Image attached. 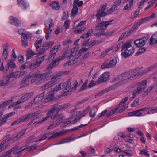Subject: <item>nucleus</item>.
<instances>
[{"mask_svg": "<svg viewBox=\"0 0 157 157\" xmlns=\"http://www.w3.org/2000/svg\"><path fill=\"white\" fill-rule=\"evenodd\" d=\"M55 111V110L52 107L47 112L46 114V116L45 117L43 118L42 120L41 121L38 122L37 124H40L42 123L49 118H50L52 121H53L56 120L57 118H58V117L60 118L62 117V114H59L58 112H57L54 114Z\"/></svg>", "mask_w": 157, "mask_h": 157, "instance_id": "obj_2", "label": "nucleus"}, {"mask_svg": "<svg viewBox=\"0 0 157 157\" xmlns=\"http://www.w3.org/2000/svg\"><path fill=\"white\" fill-rule=\"evenodd\" d=\"M27 77L28 78V79H30L32 78H34L31 81V82L32 84H37L41 82L38 74L35 72L30 73L27 76Z\"/></svg>", "mask_w": 157, "mask_h": 157, "instance_id": "obj_9", "label": "nucleus"}, {"mask_svg": "<svg viewBox=\"0 0 157 157\" xmlns=\"http://www.w3.org/2000/svg\"><path fill=\"white\" fill-rule=\"evenodd\" d=\"M61 85L60 84L58 86L52 90L50 91L53 94H56L57 91L60 90L61 89Z\"/></svg>", "mask_w": 157, "mask_h": 157, "instance_id": "obj_45", "label": "nucleus"}, {"mask_svg": "<svg viewBox=\"0 0 157 157\" xmlns=\"http://www.w3.org/2000/svg\"><path fill=\"white\" fill-rule=\"evenodd\" d=\"M140 69V68L138 67L124 72L119 75L117 77V78L118 79H121L124 78L128 76L129 75H132L133 73L136 72Z\"/></svg>", "mask_w": 157, "mask_h": 157, "instance_id": "obj_10", "label": "nucleus"}, {"mask_svg": "<svg viewBox=\"0 0 157 157\" xmlns=\"http://www.w3.org/2000/svg\"><path fill=\"white\" fill-rule=\"evenodd\" d=\"M109 74L108 72H105L101 75L97 81V84H99L106 81L109 79Z\"/></svg>", "mask_w": 157, "mask_h": 157, "instance_id": "obj_18", "label": "nucleus"}, {"mask_svg": "<svg viewBox=\"0 0 157 157\" xmlns=\"http://www.w3.org/2000/svg\"><path fill=\"white\" fill-rule=\"evenodd\" d=\"M8 45V44L7 43L5 44L4 45L3 56H2V58L3 59H6L7 58L8 55L7 52Z\"/></svg>", "mask_w": 157, "mask_h": 157, "instance_id": "obj_30", "label": "nucleus"}, {"mask_svg": "<svg viewBox=\"0 0 157 157\" xmlns=\"http://www.w3.org/2000/svg\"><path fill=\"white\" fill-rule=\"evenodd\" d=\"M3 79L0 80V87H2L7 85L10 81V77L7 75L3 76Z\"/></svg>", "mask_w": 157, "mask_h": 157, "instance_id": "obj_20", "label": "nucleus"}, {"mask_svg": "<svg viewBox=\"0 0 157 157\" xmlns=\"http://www.w3.org/2000/svg\"><path fill=\"white\" fill-rule=\"evenodd\" d=\"M113 21V20H112L108 21H102L98 23L99 22L95 27L97 28V30H104L107 28V26L109 25Z\"/></svg>", "mask_w": 157, "mask_h": 157, "instance_id": "obj_11", "label": "nucleus"}, {"mask_svg": "<svg viewBox=\"0 0 157 157\" xmlns=\"http://www.w3.org/2000/svg\"><path fill=\"white\" fill-rule=\"evenodd\" d=\"M128 97H125L121 101L119 104V106H122L126 103V101L128 99Z\"/></svg>", "mask_w": 157, "mask_h": 157, "instance_id": "obj_59", "label": "nucleus"}, {"mask_svg": "<svg viewBox=\"0 0 157 157\" xmlns=\"http://www.w3.org/2000/svg\"><path fill=\"white\" fill-rule=\"evenodd\" d=\"M28 6V5L24 0H20V6L23 9H26Z\"/></svg>", "mask_w": 157, "mask_h": 157, "instance_id": "obj_51", "label": "nucleus"}, {"mask_svg": "<svg viewBox=\"0 0 157 157\" xmlns=\"http://www.w3.org/2000/svg\"><path fill=\"white\" fill-rule=\"evenodd\" d=\"M32 63L30 62H26L21 65V68L22 69H26L28 68H32Z\"/></svg>", "mask_w": 157, "mask_h": 157, "instance_id": "obj_46", "label": "nucleus"}, {"mask_svg": "<svg viewBox=\"0 0 157 157\" xmlns=\"http://www.w3.org/2000/svg\"><path fill=\"white\" fill-rule=\"evenodd\" d=\"M70 105L69 103L65 104L63 105H58L57 104H55L53 105L52 108L55 110L59 112V111H62L65 109L67 108Z\"/></svg>", "mask_w": 157, "mask_h": 157, "instance_id": "obj_15", "label": "nucleus"}, {"mask_svg": "<svg viewBox=\"0 0 157 157\" xmlns=\"http://www.w3.org/2000/svg\"><path fill=\"white\" fill-rule=\"evenodd\" d=\"M64 118V116H62L60 118L58 117L56 119V121L55 122H53L48 127V129H49L52 128L53 127L56 126L57 125L59 124L60 123L62 122V119Z\"/></svg>", "mask_w": 157, "mask_h": 157, "instance_id": "obj_23", "label": "nucleus"}, {"mask_svg": "<svg viewBox=\"0 0 157 157\" xmlns=\"http://www.w3.org/2000/svg\"><path fill=\"white\" fill-rule=\"evenodd\" d=\"M77 51V48L76 47L74 48L73 49L71 50L70 52L71 55L68 56L70 59L74 58V59H70L67 62L68 65H73L75 63L77 62L78 59V57L75 55Z\"/></svg>", "mask_w": 157, "mask_h": 157, "instance_id": "obj_8", "label": "nucleus"}, {"mask_svg": "<svg viewBox=\"0 0 157 157\" xmlns=\"http://www.w3.org/2000/svg\"><path fill=\"white\" fill-rule=\"evenodd\" d=\"M35 53L31 49H29L27 51L26 58L29 59L31 57L35 55Z\"/></svg>", "mask_w": 157, "mask_h": 157, "instance_id": "obj_41", "label": "nucleus"}, {"mask_svg": "<svg viewBox=\"0 0 157 157\" xmlns=\"http://www.w3.org/2000/svg\"><path fill=\"white\" fill-rule=\"evenodd\" d=\"M79 0H74L73 6L78 7L81 6L83 4V2L82 1H79Z\"/></svg>", "mask_w": 157, "mask_h": 157, "instance_id": "obj_42", "label": "nucleus"}, {"mask_svg": "<svg viewBox=\"0 0 157 157\" xmlns=\"http://www.w3.org/2000/svg\"><path fill=\"white\" fill-rule=\"evenodd\" d=\"M50 6L56 10H58L60 8V5L58 1H53L50 4Z\"/></svg>", "mask_w": 157, "mask_h": 157, "instance_id": "obj_26", "label": "nucleus"}, {"mask_svg": "<svg viewBox=\"0 0 157 157\" xmlns=\"http://www.w3.org/2000/svg\"><path fill=\"white\" fill-rule=\"evenodd\" d=\"M148 18H144L142 19H141L140 20H139L138 22V24L139 25H140L146 22L147 21H148Z\"/></svg>", "mask_w": 157, "mask_h": 157, "instance_id": "obj_55", "label": "nucleus"}, {"mask_svg": "<svg viewBox=\"0 0 157 157\" xmlns=\"http://www.w3.org/2000/svg\"><path fill=\"white\" fill-rule=\"evenodd\" d=\"M67 131H64L63 130L61 131L56 132H52V137L53 138H56L60 136H61L65 133Z\"/></svg>", "mask_w": 157, "mask_h": 157, "instance_id": "obj_29", "label": "nucleus"}, {"mask_svg": "<svg viewBox=\"0 0 157 157\" xmlns=\"http://www.w3.org/2000/svg\"><path fill=\"white\" fill-rule=\"evenodd\" d=\"M20 32L22 36L21 37V42L22 46L25 48L28 45L27 38L30 37V34L25 30L20 29Z\"/></svg>", "mask_w": 157, "mask_h": 157, "instance_id": "obj_6", "label": "nucleus"}, {"mask_svg": "<svg viewBox=\"0 0 157 157\" xmlns=\"http://www.w3.org/2000/svg\"><path fill=\"white\" fill-rule=\"evenodd\" d=\"M136 30V28H134L131 30H128L123 33L119 37L118 41L122 40L133 33Z\"/></svg>", "mask_w": 157, "mask_h": 157, "instance_id": "obj_14", "label": "nucleus"}, {"mask_svg": "<svg viewBox=\"0 0 157 157\" xmlns=\"http://www.w3.org/2000/svg\"><path fill=\"white\" fill-rule=\"evenodd\" d=\"M146 48L145 47H142L140 48L137 52L135 54V56H138L139 55L145 52Z\"/></svg>", "mask_w": 157, "mask_h": 157, "instance_id": "obj_47", "label": "nucleus"}, {"mask_svg": "<svg viewBox=\"0 0 157 157\" xmlns=\"http://www.w3.org/2000/svg\"><path fill=\"white\" fill-rule=\"evenodd\" d=\"M28 79V78L27 77V76L23 78L20 82V88L25 87L29 84Z\"/></svg>", "mask_w": 157, "mask_h": 157, "instance_id": "obj_27", "label": "nucleus"}, {"mask_svg": "<svg viewBox=\"0 0 157 157\" xmlns=\"http://www.w3.org/2000/svg\"><path fill=\"white\" fill-rule=\"evenodd\" d=\"M140 154H144L147 157H149L150 154L148 153V151L145 149H143L141 151Z\"/></svg>", "mask_w": 157, "mask_h": 157, "instance_id": "obj_61", "label": "nucleus"}, {"mask_svg": "<svg viewBox=\"0 0 157 157\" xmlns=\"http://www.w3.org/2000/svg\"><path fill=\"white\" fill-rule=\"evenodd\" d=\"M20 104V100H17V101L13 102L12 104H10V105L8 106V108H10L11 107L15 106L17 105Z\"/></svg>", "mask_w": 157, "mask_h": 157, "instance_id": "obj_58", "label": "nucleus"}, {"mask_svg": "<svg viewBox=\"0 0 157 157\" xmlns=\"http://www.w3.org/2000/svg\"><path fill=\"white\" fill-rule=\"evenodd\" d=\"M121 43H119L116 46H112L111 47L109 48V49H111V50H112L113 51H116L118 50L119 48L121 47Z\"/></svg>", "mask_w": 157, "mask_h": 157, "instance_id": "obj_52", "label": "nucleus"}, {"mask_svg": "<svg viewBox=\"0 0 157 157\" xmlns=\"http://www.w3.org/2000/svg\"><path fill=\"white\" fill-rule=\"evenodd\" d=\"M14 151L13 154H19L20 153V148L18 146H16L9 150L7 151L3 154L4 157H10L11 156V153Z\"/></svg>", "mask_w": 157, "mask_h": 157, "instance_id": "obj_13", "label": "nucleus"}, {"mask_svg": "<svg viewBox=\"0 0 157 157\" xmlns=\"http://www.w3.org/2000/svg\"><path fill=\"white\" fill-rule=\"evenodd\" d=\"M119 82L111 86L108 87V88L103 90H102L98 92L95 95V98L97 96H100L103 94L109 92L112 90H113L117 87L118 86L120 85Z\"/></svg>", "mask_w": 157, "mask_h": 157, "instance_id": "obj_12", "label": "nucleus"}, {"mask_svg": "<svg viewBox=\"0 0 157 157\" xmlns=\"http://www.w3.org/2000/svg\"><path fill=\"white\" fill-rule=\"evenodd\" d=\"M77 22V21H75L74 22V28H76L78 27L81 26L82 25H84L86 24V21H81L77 25L75 26V24Z\"/></svg>", "mask_w": 157, "mask_h": 157, "instance_id": "obj_54", "label": "nucleus"}, {"mask_svg": "<svg viewBox=\"0 0 157 157\" xmlns=\"http://www.w3.org/2000/svg\"><path fill=\"white\" fill-rule=\"evenodd\" d=\"M157 67V63H155L145 69V72H147L149 71L152 70Z\"/></svg>", "mask_w": 157, "mask_h": 157, "instance_id": "obj_50", "label": "nucleus"}, {"mask_svg": "<svg viewBox=\"0 0 157 157\" xmlns=\"http://www.w3.org/2000/svg\"><path fill=\"white\" fill-rule=\"evenodd\" d=\"M76 139V138L73 137V136L66 138L62 140L60 142L54 144L53 145L59 144L64 143H68L72 141H74Z\"/></svg>", "mask_w": 157, "mask_h": 157, "instance_id": "obj_21", "label": "nucleus"}, {"mask_svg": "<svg viewBox=\"0 0 157 157\" xmlns=\"http://www.w3.org/2000/svg\"><path fill=\"white\" fill-rule=\"evenodd\" d=\"M145 71V69L144 70L138 72L136 74L133 76H131L130 77L128 78H127V79L128 80H132L133 78V77H135L136 76H138L142 74H145L147 72H145L146 71Z\"/></svg>", "mask_w": 157, "mask_h": 157, "instance_id": "obj_43", "label": "nucleus"}, {"mask_svg": "<svg viewBox=\"0 0 157 157\" xmlns=\"http://www.w3.org/2000/svg\"><path fill=\"white\" fill-rule=\"evenodd\" d=\"M122 151L129 156H131L133 153L132 151L130 150H125L123 151Z\"/></svg>", "mask_w": 157, "mask_h": 157, "instance_id": "obj_64", "label": "nucleus"}, {"mask_svg": "<svg viewBox=\"0 0 157 157\" xmlns=\"http://www.w3.org/2000/svg\"><path fill=\"white\" fill-rule=\"evenodd\" d=\"M61 89H63L62 92L63 95L64 96H67L68 94V92L70 89L71 86V79H70L67 81L63 83L60 84Z\"/></svg>", "mask_w": 157, "mask_h": 157, "instance_id": "obj_7", "label": "nucleus"}, {"mask_svg": "<svg viewBox=\"0 0 157 157\" xmlns=\"http://www.w3.org/2000/svg\"><path fill=\"white\" fill-rule=\"evenodd\" d=\"M38 75L40 81L41 82L48 77L50 75V73H46Z\"/></svg>", "mask_w": 157, "mask_h": 157, "instance_id": "obj_34", "label": "nucleus"}, {"mask_svg": "<svg viewBox=\"0 0 157 157\" xmlns=\"http://www.w3.org/2000/svg\"><path fill=\"white\" fill-rule=\"evenodd\" d=\"M54 44L53 41H50L49 42H45L43 44V47L46 49H48L51 48Z\"/></svg>", "mask_w": 157, "mask_h": 157, "instance_id": "obj_36", "label": "nucleus"}, {"mask_svg": "<svg viewBox=\"0 0 157 157\" xmlns=\"http://www.w3.org/2000/svg\"><path fill=\"white\" fill-rule=\"evenodd\" d=\"M16 100V98L14 97L11 98V99L9 100L5 101L4 102L0 104V109L6 106L7 105L10 104L12 102Z\"/></svg>", "mask_w": 157, "mask_h": 157, "instance_id": "obj_22", "label": "nucleus"}, {"mask_svg": "<svg viewBox=\"0 0 157 157\" xmlns=\"http://www.w3.org/2000/svg\"><path fill=\"white\" fill-rule=\"evenodd\" d=\"M19 72L16 71L10 74V77L11 78H16L20 76Z\"/></svg>", "mask_w": 157, "mask_h": 157, "instance_id": "obj_53", "label": "nucleus"}, {"mask_svg": "<svg viewBox=\"0 0 157 157\" xmlns=\"http://www.w3.org/2000/svg\"><path fill=\"white\" fill-rule=\"evenodd\" d=\"M131 42H126L123 44L121 46L122 55L125 58H127L132 54L134 51V48L131 45Z\"/></svg>", "mask_w": 157, "mask_h": 157, "instance_id": "obj_1", "label": "nucleus"}, {"mask_svg": "<svg viewBox=\"0 0 157 157\" xmlns=\"http://www.w3.org/2000/svg\"><path fill=\"white\" fill-rule=\"evenodd\" d=\"M60 44L54 46L50 50V52L56 55V53L57 52L58 49L60 48Z\"/></svg>", "mask_w": 157, "mask_h": 157, "instance_id": "obj_44", "label": "nucleus"}, {"mask_svg": "<svg viewBox=\"0 0 157 157\" xmlns=\"http://www.w3.org/2000/svg\"><path fill=\"white\" fill-rule=\"evenodd\" d=\"M54 94L50 91L47 95V97L44 99L45 102H48L51 101L54 98Z\"/></svg>", "mask_w": 157, "mask_h": 157, "instance_id": "obj_40", "label": "nucleus"}, {"mask_svg": "<svg viewBox=\"0 0 157 157\" xmlns=\"http://www.w3.org/2000/svg\"><path fill=\"white\" fill-rule=\"evenodd\" d=\"M16 67L15 63L12 60H8L7 64L5 67V70L7 71L8 70L9 67L11 68H14Z\"/></svg>", "mask_w": 157, "mask_h": 157, "instance_id": "obj_28", "label": "nucleus"}, {"mask_svg": "<svg viewBox=\"0 0 157 157\" xmlns=\"http://www.w3.org/2000/svg\"><path fill=\"white\" fill-rule=\"evenodd\" d=\"M87 125H88V124H81L79 126L75 127H73L72 129L69 130L68 131H70L71 132H72L74 130H78L79 129L81 128H82L83 127L86 126Z\"/></svg>", "mask_w": 157, "mask_h": 157, "instance_id": "obj_49", "label": "nucleus"}, {"mask_svg": "<svg viewBox=\"0 0 157 157\" xmlns=\"http://www.w3.org/2000/svg\"><path fill=\"white\" fill-rule=\"evenodd\" d=\"M65 58L64 56H62L57 59H55L52 62L50 65H49L47 67V69L48 70L52 69L53 67L56 66V65H58L59 63V61Z\"/></svg>", "mask_w": 157, "mask_h": 157, "instance_id": "obj_17", "label": "nucleus"}, {"mask_svg": "<svg viewBox=\"0 0 157 157\" xmlns=\"http://www.w3.org/2000/svg\"><path fill=\"white\" fill-rule=\"evenodd\" d=\"M93 32V29H90L87 31V33L82 34L80 37L81 38L85 39L88 38L89 36H91V33Z\"/></svg>", "mask_w": 157, "mask_h": 157, "instance_id": "obj_37", "label": "nucleus"}, {"mask_svg": "<svg viewBox=\"0 0 157 157\" xmlns=\"http://www.w3.org/2000/svg\"><path fill=\"white\" fill-rule=\"evenodd\" d=\"M73 7L71 11V17L72 18V17H73L72 18L75 17V16L77 14H78V8L77 7H75L73 6Z\"/></svg>", "mask_w": 157, "mask_h": 157, "instance_id": "obj_32", "label": "nucleus"}, {"mask_svg": "<svg viewBox=\"0 0 157 157\" xmlns=\"http://www.w3.org/2000/svg\"><path fill=\"white\" fill-rule=\"evenodd\" d=\"M157 43V41L154 38H152V36L150 40V44L152 45Z\"/></svg>", "mask_w": 157, "mask_h": 157, "instance_id": "obj_60", "label": "nucleus"}, {"mask_svg": "<svg viewBox=\"0 0 157 157\" xmlns=\"http://www.w3.org/2000/svg\"><path fill=\"white\" fill-rule=\"evenodd\" d=\"M47 94V92L45 91L40 94L36 96L33 100L31 101V103L32 104H36L38 103L39 101H42L44 98L45 95Z\"/></svg>", "mask_w": 157, "mask_h": 157, "instance_id": "obj_16", "label": "nucleus"}, {"mask_svg": "<svg viewBox=\"0 0 157 157\" xmlns=\"http://www.w3.org/2000/svg\"><path fill=\"white\" fill-rule=\"evenodd\" d=\"M117 63V59L115 57L110 58L104 62L101 65L102 69L113 68L115 67Z\"/></svg>", "mask_w": 157, "mask_h": 157, "instance_id": "obj_5", "label": "nucleus"}, {"mask_svg": "<svg viewBox=\"0 0 157 157\" xmlns=\"http://www.w3.org/2000/svg\"><path fill=\"white\" fill-rule=\"evenodd\" d=\"M10 23L12 25L16 26H19V20L13 16H11L10 17Z\"/></svg>", "mask_w": 157, "mask_h": 157, "instance_id": "obj_31", "label": "nucleus"}, {"mask_svg": "<svg viewBox=\"0 0 157 157\" xmlns=\"http://www.w3.org/2000/svg\"><path fill=\"white\" fill-rule=\"evenodd\" d=\"M107 6L106 4L102 5L100 9H99L97 11L96 16L97 17L96 21L98 23L99 22H100L101 20V17H104L106 15H108L109 14H111L112 12H105V11L106 9Z\"/></svg>", "mask_w": 157, "mask_h": 157, "instance_id": "obj_4", "label": "nucleus"}, {"mask_svg": "<svg viewBox=\"0 0 157 157\" xmlns=\"http://www.w3.org/2000/svg\"><path fill=\"white\" fill-rule=\"evenodd\" d=\"M97 84H97V82H94V81L92 80L90 81V82L89 83L88 85V87L89 88H90L93 87L94 86Z\"/></svg>", "mask_w": 157, "mask_h": 157, "instance_id": "obj_62", "label": "nucleus"}, {"mask_svg": "<svg viewBox=\"0 0 157 157\" xmlns=\"http://www.w3.org/2000/svg\"><path fill=\"white\" fill-rule=\"evenodd\" d=\"M147 41L146 37H142L137 39L134 41V43L137 47H142L145 45Z\"/></svg>", "mask_w": 157, "mask_h": 157, "instance_id": "obj_19", "label": "nucleus"}, {"mask_svg": "<svg viewBox=\"0 0 157 157\" xmlns=\"http://www.w3.org/2000/svg\"><path fill=\"white\" fill-rule=\"evenodd\" d=\"M70 25V21L67 19L66 21L64 24V26L66 29H67L69 27Z\"/></svg>", "mask_w": 157, "mask_h": 157, "instance_id": "obj_63", "label": "nucleus"}, {"mask_svg": "<svg viewBox=\"0 0 157 157\" xmlns=\"http://www.w3.org/2000/svg\"><path fill=\"white\" fill-rule=\"evenodd\" d=\"M133 1L134 0H127V1L128 2V4H126L123 8V10L128 11L130 10L131 8L133 6Z\"/></svg>", "mask_w": 157, "mask_h": 157, "instance_id": "obj_24", "label": "nucleus"}, {"mask_svg": "<svg viewBox=\"0 0 157 157\" xmlns=\"http://www.w3.org/2000/svg\"><path fill=\"white\" fill-rule=\"evenodd\" d=\"M132 113L134 114V116H143L142 113L140 112L139 109L133 111Z\"/></svg>", "mask_w": 157, "mask_h": 157, "instance_id": "obj_57", "label": "nucleus"}, {"mask_svg": "<svg viewBox=\"0 0 157 157\" xmlns=\"http://www.w3.org/2000/svg\"><path fill=\"white\" fill-rule=\"evenodd\" d=\"M154 86L151 85L146 90H145L143 93V95L144 97H146L148 95L149 93L154 88Z\"/></svg>", "mask_w": 157, "mask_h": 157, "instance_id": "obj_39", "label": "nucleus"}, {"mask_svg": "<svg viewBox=\"0 0 157 157\" xmlns=\"http://www.w3.org/2000/svg\"><path fill=\"white\" fill-rule=\"evenodd\" d=\"M54 83V82L51 81L45 84L41 87V90H44L51 87L52 86Z\"/></svg>", "mask_w": 157, "mask_h": 157, "instance_id": "obj_38", "label": "nucleus"}, {"mask_svg": "<svg viewBox=\"0 0 157 157\" xmlns=\"http://www.w3.org/2000/svg\"><path fill=\"white\" fill-rule=\"evenodd\" d=\"M147 80H143L135 85V86H137V90H134L132 98L133 99L135 98L136 95L140 94L147 87Z\"/></svg>", "mask_w": 157, "mask_h": 157, "instance_id": "obj_3", "label": "nucleus"}, {"mask_svg": "<svg viewBox=\"0 0 157 157\" xmlns=\"http://www.w3.org/2000/svg\"><path fill=\"white\" fill-rule=\"evenodd\" d=\"M31 97L30 93H27L22 96L20 98V103L24 102Z\"/></svg>", "mask_w": 157, "mask_h": 157, "instance_id": "obj_35", "label": "nucleus"}, {"mask_svg": "<svg viewBox=\"0 0 157 157\" xmlns=\"http://www.w3.org/2000/svg\"><path fill=\"white\" fill-rule=\"evenodd\" d=\"M53 24L52 20L49 19L46 21L45 25L47 29L50 28L53 25Z\"/></svg>", "mask_w": 157, "mask_h": 157, "instance_id": "obj_33", "label": "nucleus"}, {"mask_svg": "<svg viewBox=\"0 0 157 157\" xmlns=\"http://www.w3.org/2000/svg\"><path fill=\"white\" fill-rule=\"evenodd\" d=\"M19 135L17 134L16 136L14 137H9V138H7V139H8V142L10 141V142L13 143L14 142L16 141L18 138H19Z\"/></svg>", "mask_w": 157, "mask_h": 157, "instance_id": "obj_48", "label": "nucleus"}, {"mask_svg": "<svg viewBox=\"0 0 157 157\" xmlns=\"http://www.w3.org/2000/svg\"><path fill=\"white\" fill-rule=\"evenodd\" d=\"M34 117L32 113H29L21 117L20 118V122L31 120Z\"/></svg>", "mask_w": 157, "mask_h": 157, "instance_id": "obj_25", "label": "nucleus"}, {"mask_svg": "<svg viewBox=\"0 0 157 157\" xmlns=\"http://www.w3.org/2000/svg\"><path fill=\"white\" fill-rule=\"evenodd\" d=\"M40 65V63L37 60L36 62H34L33 64L32 63V68L33 69L37 68Z\"/></svg>", "mask_w": 157, "mask_h": 157, "instance_id": "obj_56", "label": "nucleus"}]
</instances>
